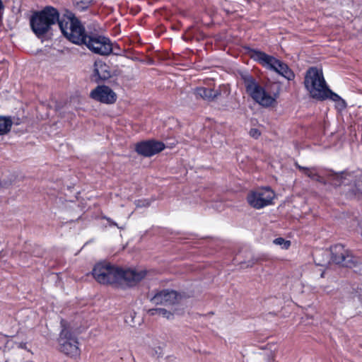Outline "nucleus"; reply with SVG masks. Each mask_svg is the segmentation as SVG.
Segmentation results:
<instances>
[{"label": "nucleus", "instance_id": "f257e3e1", "mask_svg": "<svg viewBox=\"0 0 362 362\" xmlns=\"http://www.w3.org/2000/svg\"><path fill=\"white\" fill-rule=\"evenodd\" d=\"M92 274L97 282L124 288L132 286L143 279L146 272L144 270L122 269L108 262L96 264Z\"/></svg>", "mask_w": 362, "mask_h": 362}, {"label": "nucleus", "instance_id": "f03ea898", "mask_svg": "<svg viewBox=\"0 0 362 362\" xmlns=\"http://www.w3.org/2000/svg\"><path fill=\"white\" fill-rule=\"evenodd\" d=\"M62 19L59 18V11L52 6H47L41 11L33 13L30 19V28L38 37L44 36L56 23L59 24Z\"/></svg>", "mask_w": 362, "mask_h": 362}, {"label": "nucleus", "instance_id": "7ed1b4c3", "mask_svg": "<svg viewBox=\"0 0 362 362\" xmlns=\"http://www.w3.org/2000/svg\"><path fill=\"white\" fill-rule=\"evenodd\" d=\"M68 21L65 22L64 19L59 22V27L64 37L70 42L83 45L86 43L89 34H88L81 21L77 18L75 14L69 11H66L64 14Z\"/></svg>", "mask_w": 362, "mask_h": 362}, {"label": "nucleus", "instance_id": "20e7f679", "mask_svg": "<svg viewBox=\"0 0 362 362\" xmlns=\"http://www.w3.org/2000/svg\"><path fill=\"white\" fill-rule=\"evenodd\" d=\"M242 79L247 94L261 106L270 107L276 102L278 93L273 95L269 94L256 81L252 76L248 74H243Z\"/></svg>", "mask_w": 362, "mask_h": 362}, {"label": "nucleus", "instance_id": "39448f33", "mask_svg": "<svg viewBox=\"0 0 362 362\" xmlns=\"http://www.w3.org/2000/svg\"><path fill=\"white\" fill-rule=\"evenodd\" d=\"M304 85L310 95L317 100H323L325 89L328 86L322 71L317 67H310L306 71Z\"/></svg>", "mask_w": 362, "mask_h": 362}, {"label": "nucleus", "instance_id": "423d86ee", "mask_svg": "<svg viewBox=\"0 0 362 362\" xmlns=\"http://www.w3.org/2000/svg\"><path fill=\"white\" fill-rule=\"evenodd\" d=\"M251 57L263 66L276 72L288 81H292L295 78L293 71L288 66L273 56L259 50H252Z\"/></svg>", "mask_w": 362, "mask_h": 362}, {"label": "nucleus", "instance_id": "0eeeda50", "mask_svg": "<svg viewBox=\"0 0 362 362\" xmlns=\"http://www.w3.org/2000/svg\"><path fill=\"white\" fill-rule=\"evenodd\" d=\"M83 45H86L93 53L101 56H107L112 52V44L110 38L96 33H90Z\"/></svg>", "mask_w": 362, "mask_h": 362}, {"label": "nucleus", "instance_id": "6e6552de", "mask_svg": "<svg viewBox=\"0 0 362 362\" xmlns=\"http://www.w3.org/2000/svg\"><path fill=\"white\" fill-rule=\"evenodd\" d=\"M61 324L63 329L60 332L58 339L60 351L71 357L79 356L80 349L76 337L64 327V320H62Z\"/></svg>", "mask_w": 362, "mask_h": 362}, {"label": "nucleus", "instance_id": "1a4fd4ad", "mask_svg": "<svg viewBox=\"0 0 362 362\" xmlns=\"http://www.w3.org/2000/svg\"><path fill=\"white\" fill-rule=\"evenodd\" d=\"M275 192L269 187L257 188L250 191L247 195L250 206L260 209L272 204Z\"/></svg>", "mask_w": 362, "mask_h": 362}, {"label": "nucleus", "instance_id": "9d476101", "mask_svg": "<svg viewBox=\"0 0 362 362\" xmlns=\"http://www.w3.org/2000/svg\"><path fill=\"white\" fill-rule=\"evenodd\" d=\"M330 250L332 260L336 264L351 268L355 267L358 262V258L354 257L350 251L346 250L341 244L332 246Z\"/></svg>", "mask_w": 362, "mask_h": 362}, {"label": "nucleus", "instance_id": "9b49d317", "mask_svg": "<svg viewBox=\"0 0 362 362\" xmlns=\"http://www.w3.org/2000/svg\"><path fill=\"white\" fill-rule=\"evenodd\" d=\"M90 97L95 101L107 105L114 104L117 98L115 92L105 85H99L93 89Z\"/></svg>", "mask_w": 362, "mask_h": 362}, {"label": "nucleus", "instance_id": "f8f14e48", "mask_svg": "<svg viewBox=\"0 0 362 362\" xmlns=\"http://www.w3.org/2000/svg\"><path fill=\"white\" fill-rule=\"evenodd\" d=\"M165 144L158 141L147 140L136 145V151L144 156L151 157L160 153L165 148Z\"/></svg>", "mask_w": 362, "mask_h": 362}, {"label": "nucleus", "instance_id": "ddd939ff", "mask_svg": "<svg viewBox=\"0 0 362 362\" xmlns=\"http://www.w3.org/2000/svg\"><path fill=\"white\" fill-rule=\"evenodd\" d=\"M180 295L175 291L164 289L156 293L151 298L155 304H163L165 305H174L178 302Z\"/></svg>", "mask_w": 362, "mask_h": 362}, {"label": "nucleus", "instance_id": "4468645a", "mask_svg": "<svg viewBox=\"0 0 362 362\" xmlns=\"http://www.w3.org/2000/svg\"><path fill=\"white\" fill-rule=\"evenodd\" d=\"M110 76L111 72L109 66L100 60L95 61L92 79L95 82L99 83L107 80Z\"/></svg>", "mask_w": 362, "mask_h": 362}, {"label": "nucleus", "instance_id": "2eb2a0df", "mask_svg": "<svg viewBox=\"0 0 362 362\" xmlns=\"http://www.w3.org/2000/svg\"><path fill=\"white\" fill-rule=\"evenodd\" d=\"M194 94L197 98H202L208 102H211L221 95V90L205 87H198L194 90Z\"/></svg>", "mask_w": 362, "mask_h": 362}, {"label": "nucleus", "instance_id": "dca6fc26", "mask_svg": "<svg viewBox=\"0 0 362 362\" xmlns=\"http://www.w3.org/2000/svg\"><path fill=\"white\" fill-rule=\"evenodd\" d=\"M353 178L354 175L352 174L344 172L341 173L332 172L329 175V181L336 187L341 186L342 185H346Z\"/></svg>", "mask_w": 362, "mask_h": 362}, {"label": "nucleus", "instance_id": "f3484780", "mask_svg": "<svg viewBox=\"0 0 362 362\" xmlns=\"http://www.w3.org/2000/svg\"><path fill=\"white\" fill-rule=\"evenodd\" d=\"M13 124L11 117L0 116V136L8 134L11 131Z\"/></svg>", "mask_w": 362, "mask_h": 362}, {"label": "nucleus", "instance_id": "a211bd4d", "mask_svg": "<svg viewBox=\"0 0 362 362\" xmlns=\"http://www.w3.org/2000/svg\"><path fill=\"white\" fill-rule=\"evenodd\" d=\"M148 313L151 316L158 315L165 317L168 320L171 319L173 316V315L170 311L160 308L149 309L148 310Z\"/></svg>", "mask_w": 362, "mask_h": 362}, {"label": "nucleus", "instance_id": "6ab92c4d", "mask_svg": "<svg viewBox=\"0 0 362 362\" xmlns=\"http://www.w3.org/2000/svg\"><path fill=\"white\" fill-rule=\"evenodd\" d=\"M93 0H71L74 7L80 11H83L88 8Z\"/></svg>", "mask_w": 362, "mask_h": 362}, {"label": "nucleus", "instance_id": "aec40b11", "mask_svg": "<svg viewBox=\"0 0 362 362\" xmlns=\"http://www.w3.org/2000/svg\"><path fill=\"white\" fill-rule=\"evenodd\" d=\"M305 175L313 180L323 182V180L322 177L318 174L316 168H308V169H305Z\"/></svg>", "mask_w": 362, "mask_h": 362}, {"label": "nucleus", "instance_id": "412c9836", "mask_svg": "<svg viewBox=\"0 0 362 362\" xmlns=\"http://www.w3.org/2000/svg\"><path fill=\"white\" fill-rule=\"evenodd\" d=\"M325 92L326 96H324L323 100H327V99H330L334 102L341 100L343 103H344V101L341 98V97L339 95H338L337 93L332 92L329 88L328 86L325 89Z\"/></svg>", "mask_w": 362, "mask_h": 362}, {"label": "nucleus", "instance_id": "4be33fe9", "mask_svg": "<svg viewBox=\"0 0 362 362\" xmlns=\"http://www.w3.org/2000/svg\"><path fill=\"white\" fill-rule=\"evenodd\" d=\"M355 195H362V176L358 177L354 183V189H352Z\"/></svg>", "mask_w": 362, "mask_h": 362}, {"label": "nucleus", "instance_id": "5701e85b", "mask_svg": "<svg viewBox=\"0 0 362 362\" xmlns=\"http://www.w3.org/2000/svg\"><path fill=\"white\" fill-rule=\"evenodd\" d=\"M273 243L276 245H281L283 249H288L291 245V242L283 238H275Z\"/></svg>", "mask_w": 362, "mask_h": 362}, {"label": "nucleus", "instance_id": "b1692460", "mask_svg": "<svg viewBox=\"0 0 362 362\" xmlns=\"http://www.w3.org/2000/svg\"><path fill=\"white\" fill-rule=\"evenodd\" d=\"M135 204L136 205L137 207L148 206L149 205V202L146 199H139L135 201Z\"/></svg>", "mask_w": 362, "mask_h": 362}, {"label": "nucleus", "instance_id": "393cba45", "mask_svg": "<svg viewBox=\"0 0 362 362\" xmlns=\"http://www.w3.org/2000/svg\"><path fill=\"white\" fill-rule=\"evenodd\" d=\"M103 219L107 220V221L108 222V223H109V225H110V226H117V227L118 228H119V229H123V228H122V227H119V226H118V225L117 224V223H116V222H115L113 220H112L110 218H108V217H107V216H103Z\"/></svg>", "mask_w": 362, "mask_h": 362}, {"label": "nucleus", "instance_id": "a878e982", "mask_svg": "<svg viewBox=\"0 0 362 362\" xmlns=\"http://www.w3.org/2000/svg\"><path fill=\"white\" fill-rule=\"evenodd\" d=\"M250 134L251 136L257 139V138H258L260 136V132L257 129H252L250 131Z\"/></svg>", "mask_w": 362, "mask_h": 362}, {"label": "nucleus", "instance_id": "bb28decb", "mask_svg": "<svg viewBox=\"0 0 362 362\" xmlns=\"http://www.w3.org/2000/svg\"><path fill=\"white\" fill-rule=\"evenodd\" d=\"M296 168H298L300 170H302L303 173L305 174V169H308V168L303 167L298 164L296 165Z\"/></svg>", "mask_w": 362, "mask_h": 362}, {"label": "nucleus", "instance_id": "cd10ccee", "mask_svg": "<svg viewBox=\"0 0 362 362\" xmlns=\"http://www.w3.org/2000/svg\"><path fill=\"white\" fill-rule=\"evenodd\" d=\"M2 8H4V4L2 3V1L0 0V9H2Z\"/></svg>", "mask_w": 362, "mask_h": 362}, {"label": "nucleus", "instance_id": "c85d7f7f", "mask_svg": "<svg viewBox=\"0 0 362 362\" xmlns=\"http://www.w3.org/2000/svg\"><path fill=\"white\" fill-rule=\"evenodd\" d=\"M321 277H324V272L321 274Z\"/></svg>", "mask_w": 362, "mask_h": 362}]
</instances>
